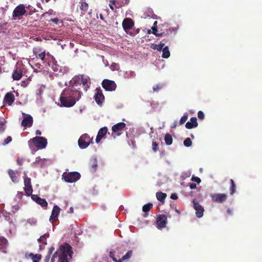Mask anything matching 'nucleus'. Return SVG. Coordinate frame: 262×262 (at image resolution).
<instances>
[{
  "instance_id": "obj_1",
  "label": "nucleus",
  "mask_w": 262,
  "mask_h": 262,
  "mask_svg": "<svg viewBox=\"0 0 262 262\" xmlns=\"http://www.w3.org/2000/svg\"><path fill=\"white\" fill-rule=\"evenodd\" d=\"M76 86L73 84L71 88L65 89L63 91V95H70L75 101H78L81 96V92L75 88Z\"/></svg>"
},
{
  "instance_id": "obj_2",
  "label": "nucleus",
  "mask_w": 262,
  "mask_h": 262,
  "mask_svg": "<svg viewBox=\"0 0 262 262\" xmlns=\"http://www.w3.org/2000/svg\"><path fill=\"white\" fill-rule=\"evenodd\" d=\"M32 142L34 145L39 149L45 148L47 145V140L42 137H35L31 139L29 141V144Z\"/></svg>"
},
{
  "instance_id": "obj_3",
  "label": "nucleus",
  "mask_w": 262,
  "mask_h": 262,
  "mask_svg": "<svg viewBox=\"0 0 262 262\" xmlns=\"http://www.w3.org/2000/svg\"><path fill=\"white\" fill-rule=\"evenodd\" d=\"M60 102L61 106L66 107H72L76 103L75 99H73L70 95H63V92L60 97Z\"/></svg>"
},
{
  "instance_id": "obj_4",
  "label": "nucleus",
  "mask_w": 262,
  "mask_h": 262,
  "mask_svg": "<svg viewBox=\"0 0 262 262\" xmlns=\"http://www.w3.org/2000/svg\"><path fill=\"white\" fill-rule=\"evenodd\" d=\"M92 140L93 138H91L88 134H83L80 136L78 140V145L81 149L86 148L91 143H92Z\"/></svg>"
},
{
  "instance_id": "obj_5",
  "label": "nucleus",
  "mask_w": 262,
  "mask_h": 262,
  "mask_svg": "<svg viewBox=\"0 0 262 262\" xmlns=\"http://www.w3.org/2000/svg\"><path fill=\"white\" fill-rule=\"evenodd\" d=\"M63 177L66 182L73 183L77 181L80 179V174L78 172H72L63 174Z\"/></svg>"
},
{
  "instance_id": "obj_6",
  "label": "nucleus",
  "mask_w": 262,
  "mask_h": 262,
  "mask_svg": "<svg viewBox=\"0 0 262 262\" xmlns=\"http://www.w3.org/2000/svg\"><path fill=\"white\" fill-rule=\"evenodd\" d=\"M57 251H58L59 253L64 254V255L67 256H69L70 257H72V254H73L71 246L67 243H64L61 245Z\"/></svg>"
},
{
  "instance_id": "obj_7",
  "label": "nucleus",
  "mask_w": 262,
  "mask_h": 262,
  "mask_svg": "<svg viewBox=\"0 0 262 262\" xmlns=\"http://www.w3.org/2000/svg\"><path fill=\"white\" fill-rule=\"evenodd\" d=\"M88 78L85 77L84 75L81 76V77H76L73 79L72 82H74V85L75 86H77L78 85L82 84L83 86H85L84 88V90L87 91V89L89 88V86L87 84L88 83Z\"/></svg>"
},
{
  "instance_id": "obj_8",
  "label": "nucleus",
  "mask_w": 262,
  "mask_h": 262,
  "mask_svg": "<svg viewBox=\"0 0 262 262\" xmlns=\"http://www.w3.org/2000/svg\"><path fill=\"white\" fill-rule=\"evenodd\" d=\"M101 84L102 88L107 91H114L117 87V85L114 81L108 79H104Z\"/></svg>"
},
{
  "instance_id": "obj_9",
  "label": "nucleus",
  "mask_w": 262,
  "mask_h": 262,
  "mask_svg": "<svg viewBox=\"0 0 262 262\" xmlns=\"http://www.w3.org/2000/svg\"><path fill=\"white\" fill-rule=\"evenodd\" d=\"M211 198L213 202L223 203L227 200L228 196L225 193H213L211 195Z\"/></svg>"
},
{
  "instance_id": "obj_10",
  "label": "nucleus",
  "mask_w": 262,
  "mask_h": 262,
  "mask_svg": "<svg viewBox=\"0 0 262 262\" xmlns=\"http://www.w3.org/2000/svg\"><path fill=\"white\" fill-rule=\"evenodd\" d=\"M152 33L157 36H167V39H164L162 41L167 42L172 39L171 35H169V32L166 30V32H159V28H157L155 27H152Z\"/></svg>"
},
{
  "instance_id": "obj_11",
  "label": "nucleus",
  "mask_w": 262,
  "mask_h": 262,
  "mask_svg": "<svg viewBox=\"0 0 262 262\" xmlns=\"http://www.w3.org/2000/svg\"><path fill=\"white\" fill-rule=\"evenodd\" d=\"M24 190L27 195L29 196L32 195L33 192V188L31 185V179L26 177V174L24 176Z\"/></svg>"
},
{
  "instance_id": "obj_12",
  "label": "nucleus",
  "mask_w": 262,
  "mask_h": 262,
  "mask_svg": "<svg viewBox=\"0 0 262 262\" xmlns=\"http://www.w3.org/2000/svg\"><path fill=\"white\" fill-rule=\"evenodd\" d=\"M33 53L35 54L37 58L40 59L41 60L45 62V59L46 57V53L45 50L41 47H37L34 48L33 49Z\"/></svg>"
},
{
  "instance_id": "obj_13",
  "label": "nucleus",
  "mask_w": 262,
  "mask_h": 262,
  "mask_svg": "<svg viewBox=\"0 0 262 262\" xmlns=\"http://www.w3.org/2000/svg\"><path fill=\"white\" fill-rule=\"evenodd\" d=\"M48 160V159H42L40 157H37L35 161L31 164V166L35 168H43L46 166L47 161Z\"/></svg>"
},
{
  "instance_id": "obj_14",
  "label": "nucleus",
  "mask_w": 262,
  "mask_h": 262,
  "mask_svg": "<svg viewBox=\"0 0 262 262\" xmlns=\"http://www.w3.org/2000/svg\"><path fill=\"white\" fill-rule=\"evenodd\" d=\"M52 70L57 72L58 74L63 75L68 71V68L66 67H62L57 63V61L54 60L52 62Z\"/></svg>"
},
{
  "instance_id": "obj_15",
  "label": "nucleus",
  "mask_w": 262,
  "mask_h": 262,
  "mask_svg": "<svg viewBox=\"0 0 262 262\" xmlns=\"http://www.w3.org/2000/svg\"><path fill=\"white\" fill-rule=\"evenodd\" d=\"M167 223V217L165 214H159L157 218V227L163 228L166 227Z\"/></svg>"
},
{
  "instance_id": "obj_16",
  "label": "nucleus",
  "mask_w": 262,
  "mask_h": 262,
  "mask_svg": "<svg viewBox=\"0 0 262 262\" xmlns=\"http://www.w3.org/2000/svg\"><path fill=\"white\" fill-rule=\"evenodd\" d=\"M134 26V21L130 18H125L122 22V27L124 30L128 33V31L133 27Z\"/></svg>"
},
{
  "instance_id": "obj_17",
  "label": "nucleus",
  "mask_w": 262,
  "mask_h": 262,
  "mask_svg": "<svg viewBox=\"0 0 262 262\" xmlns=\"http://www.w3.org/2000/svg\"><path fill=\"white\" fill-rule=\"evenodd\" d=\"M8 244V241L6 238L0 236V256L2 254L7 253Z\"/></svg>"
},
{
  "instance_id": "obj_18",
  "label": "nucleus",
  "mask_w": 262,
  "mask_h": 262,
  "mask_svg": "<svg viewBox=\"0 0 262 262\" xmlns=\"http://www.w3.org/2000/svg\"><path fill=\"white\" fill-rule=\"evenodd\" d=\"M96 92L94 99L98 104H101L104 101V96L100 88H97Z\"/></svg>"
},
{
  "instance_id": "obj_19",
  "label": "nucleus",
  "mask_w": 262,
  "mask_h": 262,
  "mask_svg": "<svg viewBox=\"0 0 262 262\" xmlns=\"http://www.w3.org/2000/svg\"><path fill=\"white\" fill-rule=\"evenodd\" d=\"M193 208L196 211L195 214L196 216L199 218L202 217L204 212V208L202 207L200 203L195 202L194 200H193Z\"/></svg>"
},
{
  "instance_id": "obj_20",
  "label": "nucleus",
  "mask_w": 262,
  "mask_h": 262,
  "mask_svg": "<svg viewBox=\"0 0 262 262\" xmlns=\"http://www.w3.org/2000/svg\"><path fill=\"white\" fill-rule=\"evenodd\" d=\"M26 11L25 6L22 5H19L14 10L13 12V17H19L25 14Z\"/></svg>"
},
{
  "instance_id": "obj_21",
  "label": "nucleus",
  "mask_w": 262,
  "mask_h": 262,
  "mask_svg": "<svg viewBox=\"0 0 262 262\" xmlns=\"http://www.w3.org/2000/svg\"><path fill=\"white\" fill-rule=\"evenodd\" d=\"M32 199L37 204L40 205L42 207H46L48 206V203L45 199H42L37 195H31Z\"/></svg>"
},
{
  "instance_id": "obj_22",
  "label": "nucleus",
  "mask_w": 262,
  "mask_h": 262,
  "mask_svg": "<svg viewBox=\"0 0 262 262\" xmlns=\"http://www.w3.org/2000/svg\"><path fill=\"white\" fill-rule=\"evenodd\" d=\"M15 100V97L14 94L11 92L7 93L4 98V103L7 104L9 106L11 105Z\"/></svg>"
},
{
  "instance_id": "obj_23",
  "label": "nucleus",
  "mask_w": 262,
  "mask_h": 262,
  "mask_svg": "<svg viewBox=\"0 0 262 262\" xmlns=\"http://www.w3.org/2000/svg\"><path fill=\"white\" fill-rule=\"evenodd\" d=\"M60 208L57 205L53 206L51 215L50 217V221L53 222L57 220L58 216L60 213Z\"/></svg>"
},
{
  "instance_id": "obj_24",
  "label": "nucleus",
  "mask_w": 262,
  "mask_h": 262,
  "mask_svg": "<svg viewBox=\"0 0 262 262\" xmlns=\"http://www.w3.org/2000/svg\"><path fill=\"white\" fill-rule=\"evenodd\" d=\"M107 128L106 127H103L102 128H101L98 132L97 136L96 138V142L97 143H99L101 140L105 136V135L106 134L107 132Z\"/></svg>"
},
{
  "instance_id": "obj_25",
  "label": "nucleus",
  "mask_w": 262,
  "mask_h": 262,
  "mask_svg": "<svg viewBox=\"0 0 262 262\" xmlns=\"http://www.w3.org/2000/svg\"><path fill=\"white\" fill-rule=\"evenodd\" d=\"M25 256L27 259L31 258L33 262H39L42 257L40 254H34L32 253H26Z\"/></svg>"
},
{
  "instance_id": "obj_26",
  "label": "nucleus",
  "mask_w": 262,
  "mask_h": 262,
  "mask_svg": "<svg viewBox=\"0 0 262 262\" xmlns=\"http://www.w3.org/2000/svg\"><path fill=\"white\" fill-rule=\"evenodd\" d=\"M12 78L14 80H20L23 76V71L19 68L16 67L15 69L12 73Z\"/></svg>"
},
{
  "instance_id": "obj_27",
  "label": "nucleus",
  "mask_w": 262,
  "mask_h": 262,
  "mask_svg": "<svg viewBox=\"0 0 262 262\" xmlns=\"http://www.w3.org/2000/svg\"><path fill=\"white\" fill-rule=\"evenodd\" d=\"M32 124L33 118L30 115H28L27 117H25L21 122V125L25 127H31Z\"/></svg>"
},
{
  "instance_id": "obj_28",
  "label": "nucleus",
  "mask_w": 262,
  "mask_h": 262,
  "mask_svg": "<svg viewBox=\"0 0 262 262\" xmlns=\"http://www.w3.org/2000/svg\"><path fill=\"white\" fill-rule=\"evenodd\" d=\"M198 125L197 119L196 117H192L190 118V122H187L185 124V127L187 129H191L196 127Z\"/></svg>"
},
{
  "instance_id": "obj_29",
  "label": "nucleus",
  "mask_w": 262,
  "mask_h": 262,
  "mask_svg": "<svg viewBox=\"0 0 262 262\" xmlns=\"http://www.w3.org/2000/svg\"><path fill=\"white\" fill-rule=\"evenodd\" d=\"M79 4L81 13H85L89 9V4L85 2V0H80Z\"/></svg>"
},
{
  "instance_id": "obj_30",
  "label": "nucleus",
  "mask_w": 262,
  "mask_h": 262,
  "mask_svg": "<svg viewBox=\"0 0 262 262\" xmlns=\"http://www.w3.org/2000/svg\"><path fill=\"white\" fill-rule=\"evenodd\" d=\"M125 123L119 122L112 126V129L113 133H116L122 130L125 127Z\"/></svg>"
},
{
  "instance_id": "obj_31",
  "label": "nucleus",
  "mask_w": 262,
  "mask_h": 262,
  "mask_svg": "<svg viewBox=\"0 0 262 262\" xmlns=\"http://www.w3.org/2000/svg\"><path fill=\"white\" fill-rule=\"evenodd\" d=\"M8 172L13 182L15 183L18 182V179L16 175V173L13 170L9 169Z\"/></svg>"
},
{
  "instance_id": "obj_32",
  "label": "nucleus",
  "mask_w": 262,
  "mask_h": 262,
  "mask_svg": "<svg viewBox=\"0 0 262 262\" xmlns=\"http://www.w3.org/2000/svg\"><path fill=\"white\" fill-rule=\"evenodd\" d=\"M90 169L92 172L96 171L97 168V161L96 159L91 160L90 162Z\"/></svg>"
},
{
  "instance_id": "obj_33",
  "label": "nucleus",
  "mask_w": 262,
  "mask_h": 262,
  "mask_svg": "<svg viewBox=\"0 0 262 262\" xmlns=\"http://www.w3.org/2000/svg\"><path fill=\"white\" fill-rule=\"evenodd\" d=\"M1 213L2 215V216L5 219V220L8 221L9 223H12V221L10 217V214L6 211L5 210H3L1 211Z\"/></svg>"
},
{
  "instance_id": "obj_34",
  "label": "nucleus",
  "mask_w": 262,
  "mask_h": 262,
  "mask_svg": "<svg viewBox=\"0 0 262 262\" xmlns=\"http://www.w3.org/2000/svg\"><path fill=\"white\" fill-rule=\"evenodd\" d=\"M230 188H229L230 194L231 195H233L236 192V185H235L233 179H230Z\"/></svg>"
},
{
  "instance_id": "obj_35",
  "label": "nucleus",
  "mask_w": 262,
  "mask_h": 262,
  "mask_svg": "<svg viewBox=\"0 0 262 262\" xmlns=\"http://www.w3.org/2000/svg\"><path fill=\"white\" fill-rule=\"evenodd\" d=\"M167 194L162 192H158L156 193L157 199L162 203H164Z\"/></svg>"
},
{
  "instance_id": "obj_36",
  "label": "nucleus",
  "mask_w": 262,
  "mask_h": 262,
  "mask_svg": "<svg viewBox=\"0 0 262 262\" xmlns=\"http://www.w3.org/2000/svg\"><path fill=\"white\" fill-rule=\"evenodd\" d=\"M117 5H116V8H120L129 3V0H116Z\"/></svg>"
},
{
  "instance_id": "obj_37",
  "label": "nucleus",
  "mask_w": 262,
  "mask_h": 262,
  "mask_svg": "<svg viewBox=\"0 0 262 262\" xmlns=\"http://www.w3.org/2000/svg\"><path fill=\"white\" fill-rule=\"evenodd\" d=\"M161 51H162V52H163V54L162 55V57L163 58H167L170 56V53L169 51L168 46L163 47Z\"/></svg>"
},
{
  "instance_id": "obj_38",
  "label": "nucleus",
  "mask_w": 262,
  "mask_h": 262,
  "mask_svg": "<svg viewBox=\"0 0 262 262\" xmlns=\"http://www.w3.org/2000/svg\"><path fill=\"white\" fill-rule=\"evenodd\" d=\"M133 254V251L129 250L124 255H123L121 258L118 259V262H122L123 260L129 259Z\"/></svg>"
},
{
  "instance_id": "obj_39",
  "label": "nucleus",
  "mask_w": 262,
  "mask_h": 262,
  "mask_svg": "<svg viewBox=\"0 0 262 262\" xmlns=\"http://www.w3.org/2000/svg\"><path fill=\"white\" fill-rule=\"evenodd\" d=\"M49 236V233H45L43 235H41L38 239V242L39 243H42L43 245H47V238Z\"/></svg>"
},
{
  "instance_id": "obj_40",
  "label": "nucleus",
  "mask_w": 262,
  "mask_h": 262,
  "mask_svg": "<svg viewBox=\"0 0 262 262\" xmlns=\"http://www.w3.org/2000/svg\"><path fill=\"white\" fill-rule=\"evenodd\" d=\"M164 46L165 43L164 42H161L159 45L152 44L151 48L154 50H157L158 51H161Z\"/></svg>"
},
{
  "instance_id": "obj_41",
  "label": "nucleus",
  "mask_w": 262,
  "mask_h": 262,
  "mask_svg": "<svg viewBox=\"0 0 262 262\" xmlns=\"http://www.w3.org/2000/svg\"><path fill=\"white\" fill-rule=\"evenodd\" d=\"M164 140H165V143L167 145H170L172 144V141H173L172 136L169 134H166L165 135V138H164Z\"/></svg>"
},
{
  "instance_id": "obj_42",
  "label": "nucleus",
  "mask_w": 262,
  "mask_h": 262,
  "mask_svg": "<svg viewBox=\"0 0 262 262\" xmlns=\"http://www.w3.org/2000/svg\"><path fill=\"white\" fill-rule=\"evenodd\" d=\"M125 251V248L123 245H120L117 247L116 250L115 251L117 254V256L119 257Z\"/></svg>"
},
{
  "instance_id": "obj_43",
  "label": "nucleus",
  "mask_w": 262,
  "mask_h": 262,
  "mask_svg": "<svg viewBox=\"0 0 262 262\" xmlns=\"http://www.w3.org/2000/svg\"><path fill=\"white\" fill-rule=\"evenodd\" d=\"M6 121L4 118H0V132H4L6 126Z\"/></svg>"
},
{
  "instance_id": "obj_44",
  "label": "nucleus",
  "mask_w": 262,
  "mask_h": 262,
  "mask_svg": "<svg viewBox=\"0 0 262 262\" xmlns=\"http://www.w3.org/2000/svg\"><path fill=\"white\" fill-rule=\"evenodd\" d=\"M152 204L149 203L145 204L142 207V210L144 212H148L152 207Z\"/></svg>"
},
{
  "instance_id": "obj_45",
  "label": "nucleus",
  "mask_w": 262,
  "mask_h": 262,
  "mask_svg": "<svg viewBox=\"0 0 262 262\" xmlns=\"http://www.w3.org/2000/svg\"><path fill=\"white\" fill-rule=\"evenodd\" d=\"M59 262H68V256L64 255V254L58 253Z\"/></svg>"
},
{
  "instance_id": "obj_46",
  "label": "nucleus",
  "mask_w": 262,
  "mask_h": 262,
  "mask_svg": "<svg viewBox=\"0 0 262 262\" xmlns=\"http://www.w3.org/2000/svg\"><path fill=\"white\" fill-rule=\"evenodd\" d=\"M116 5H117V1L116 0H112L110 2L109 6H110L111 9L112 11H115V12L116 11V9H115L114 6H115V7L116 8Z\"/></svg>"
},
{
  "instance_id": "obj_47",
  "label": "nucleus",
  "mask_w": 262,
  "mask_h": 262,
  "mask_svg": "<svg viewBox=\"0 0 262 262\" xmlns=\"http://www.w3.org/2000/svg\"><path fill=\"white\" fill-rule=\"evenodd\" d=\"M192 144V141L189 138H187L184 141V145L186 147H189Z\"/></svg>"
},
{
  "instance_id": "obj_48",
  "label": "nucleus",
  "mask_w": 262,
  "mask_h": 262,
  "mask_svg": "<svg viewBox=\"0 0 262 262\" xmlns=\"http://www.w3.org/2000/svg\"><path fill=\"white\" fill-rule=\"evenodd\" d=\"M188 119V115L187 114H185L181 118L180 120V124H184L186 120Z\"/></svg>"
},
{
  "instance_id": "obj_49",
  "label": "nucleus",
  "mask_w": 262,
  "mask_h": 262,
  "mask_svg": "<svg viewBox=\"0 0 262 262\" xmlns=\"http://www.w3.org/2000/svg\"><path fill=\"white\" fill-rule=\"evenodd\" d=\"M12 141V138L10 136L7 137V138L4 140L3 143V145H6Z\"/></svg>"
},
{
  "instance_id": "obj_50",
  "label": "nucleus",
  "mask_w": 262,
  "mask_h": 262,
  "mask_svg": "<svg viewBox=\"0 0 262 262\" xmlns=\"http://www.w3.org/2000/svg\"><path fill=\"white\" fill-rule=\"evenodd\" d=\"M115 253H116L114 252H110V254H109V255H110V257L111 258H112L113 259V260L115 261V262H118V259H117L115 257Z\"/></svg>"
},
{
  "instance_id": "obj_51",
  "label": "nucleus",
  "mask_w": 262,
  "mask_h": 262,
  "mask_svg": "<svg viewBox=\"0 0 262 262\" xmlns=\"http://www.w3.org/2000/svg\"><path fill=\"white\" fill-rule=\"evenodd\" d=\"M152 149L155 152L158 150V144L156 142H152Z\"/></svg>"
},
{
  "instance_id": "obj_52",
  "label": "nucleus",
  "mask_w": 262,
  "mask_h": 262,
  "mask_svg": "<svg viewBox=\"0 0 262 262\" xmlns=\"http://www.w3.org/2000/svg\"><path fill=\"white\" fill-rule=\"evenodd\" d=\"M191 180L192 181L195 182L198 184H200L201 182L200 178L197 177L192 176Z\"/></svg>"
},
{
  "instance_id": "obj_53",
  "label": "nucleus",
  "mask_w": 262,
  "mask_h": 262,
  "mask_svg": "<svg viewBox=\"0 0 262 262\" xmlns=\"http://www.w3.org/2000/svg\"><path fill=\"white\" fill-rule=\"evenodd\" d=\"M198 117L200 119L203 120L205 117L204 113L201 111H199L198 113Z\"/></svg>"
},
{
  "instance_id": "obj_54",
  "label": "nucleus",
  "mask_w": 262,
  "mask_h": 262,
  "mask_svg": "<svg viewBox=\"0 0 262 262\" xmlns=\"http://www.w3.org/2000/svg\"><path fill=\"white\" fill-rule=\"evenodd\" d=\"M162 85L161 84H157L153 87V90L154 92H158L159 90L162 89Z\"/></svg>"
},
{
  "instance_id": "obj_55",
  "label": "nucleus",
  "mask_w": 262,
  "mask_h": 262,
  "mask_svg": "<svg viewBox=\"0 0 262 262\" xmlns=\"http://www.w3.org/2000/svg\"><path fill=\"white\" fill-rule=\"evenodd\" d=\"M58 251H56L51 258L50 262H55V258L58 257Z\"/></svg>"
},
{
  "instance_id": "obj_56",
  "label": "nucleus",
  "mask_w": 262,
  "mask_h": 262,
  "mask_svg": "<svg viewBox=\"0 0 262 262\" xmlns=\"http://www.w3.org/2000/svg\"><path fill=\"white\" fill-rule=\"evenodd\" d=\"M17 163L18 165H23V159L21 158H18L17 159Z\"/></svg>"
},
{
  "instance_id": "obj_57",
  "label": "nucleus",
  "mask_w": 262,
  "mask_h": 262,
  "mask_svg": "<svg viewBox=\"0 0 262 262\" xmlns=\"http://www.w3.org/2000/svg\"><path fill=\"white\" fill-rule=\"evenodd\" d=\"M51 255L47 254L44 258V262H49Z\"/></svg>"
},
{
  "instance_id": "obj_58",
  "label": "nucleus",
  "mask_w": 262,
  "mask_h": 262,
  "mask_svg": "<svg viewBox=\"0 0 262 262\" xmlns=\"http://www.w3.org/2000/svg\"><path fill=\"white\" fill-rule=\"evenodd\" d=\"M54 248L53 247H51L49 248V251H48V252L47 253V254H49L50 255H51V254H52L53 252L54 251Z\"/></svg>"
},
{
  "instance_id": "obj_59",
  "label": "nucleus",
  "mask_w": 262,
  "mask_h": 262,
  "mask_svg": "<svg viewBox=\"0 0 262 262\" xmlns=\"http://www.w3.org/2000/svg\"><path fill=\"white\" fill-rule=\"evenodd\" d=\"M170 198L173 200H176L178 199V195L176 193H172L170 196Z\"/></svg>"
},
{
  "instance_id": "obj_60",
  "label": "nucleus",
  "mask_w": 262,
  "mask_h": 262,
  "mask_svg": "<svg viewBox=\"0 0 262 262\" xmlns=\"http://www.w3.org/2000/svg\"><path fill=\"white\" fill-rule=\"evenodd\" d=\"M51 21L54 23L57 24L58 23V21H59V19L58 18H54L51 19Z\"/></svg>"
},
{
  "instance_id": "obj_61",
  "label": "nucleus",
  "mask_w": 262,
  "mask_h": 262,
  "mask_svg": "<svg viewBox=\"0 0 262 262\" xmlns=\"http://www.w3.org/2000/svg\"><path fill=\"white\" fill-rule=\"evenodd\" d=\"M196 185L194 183H191L190 184V188L192 189L196 188Z\"/></svg>"
},
{
  "instance_id": "obj_62",
  "label": "nucleus",
  "mask_w": 262,
  "mask_h": 262,
  "mask_svg": "<svg viewBox=\"0 0 262 262\" xmlns=\"http://www.w3.org/2000/svg\"><path fill=\"white\" fill-rule=\"evenodd\" d=\"M178 125V122L177 121H175L172 124V125L171 126V128H175Z\"/></svg>"
},
{
  "instance_id": "obj_63",
  "label": "nucleus",
  "mask_w": 262,
  "mask_h": 262,
  "mask_svg": "<svg viewBox=\"0 0 262 262\" xmlns=\"http://www.w3.org/2000/svg\"><path fill=\"white\" fill-rule=\"evenodd\" d=\"M227 213L230 215H232L233 210L231 209L228 208L227 210Z\"/></svg>"
},
{
  "instance_id": "obj_64",
  "label": "nucleus",
  "mask_w": 262,
  "mask_h": 262,
  "mask_svg": "<svg viewBox=\"0 0 262 262\" xmlns=\"http://www.w3.org/2000/svg\"><path fill=\"white\" fill-rule=\"evenodd\" d=\"M35 134L36 135H40L41 134V132L40 130L37 129L36 130Z\"/></svg>"
}]
</instances>
